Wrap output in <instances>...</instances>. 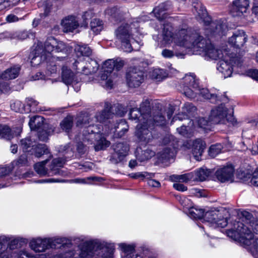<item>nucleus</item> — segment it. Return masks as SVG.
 Masks as SVG:
<instances>
[{"mask_svg":"<svg viewBox=\"0 0 258 258\" xmlns=\"http://www.w3.org/2000/svg\"><path fill=\"white\" fill-rule=\"evenodd\" d=\"M118 246L121 250V258H158L157 254L145 247L136 252L135 244L121 243Z\"/></svg>","mask_w":258,"mask_h":258,"instance_id":"obj_9","label":"nucleus"},{"mask_svg":"<svg viewBox=\"0 0 258 258\" xmlns=\"http://www.w3.org/2000/svg\"><path fill=\"white\" fill-rule=\"evenodd\" d=\"M29 125L31 130L36 131L40 133L45 125L44 123V118L41 116H34L30 118Z\"/></svg>","mask_w":258,"mask_h":258,"instance_id":"obj_31","label":"nucleus"},{"mask_svg":"<svg viewBox=\"0 0 258 258\" xmlns=\"http://www.w3.org/2000/svg\"><path fill=\"white\" fill-rule=\"evenodd\" d=\"M50 248H55L57 245H61L60 246L64 247L67 244V239L65 237H54L48 238Z\"/></svg>","mask_w":258,"mask_h":258,"instance_id":"obj_39","label":"nucleus"},{"mask_svg":"<svg viewBox=\"0 0 258 258\" xmlns=\"http://www.w3.org/2000/svg\"><path fill=\"white\" fill-rule=\"evenodd\" d=\"M25 102L29 107L26 108V113L30 111L36 112L40 110V108L38 107L39 102L33 98L28 97L26 99Z\"/></svg>","mask_w":258,"mask_h":258,"instance_id":"obj_41","label":"nucleus"},{"mask_svg":"<svg viewBox=\"0 0 258 258\" xmlns=\"http://www.w3.org/2000/svg\"><path fill=\"white\" fill-rule=\"evenodd\" d=\"M152 13L159 21H161L167 17V13H164L162 10L156 11V7L153 9Z\"/></svg>","mask_w":258,"mask_h":258,"instance_id":"obj_59","label":"nucleus"},{"mask_svg":"<svg viewBox=\"0 0 258 258\" xmlns=\"http://www.w3.org/2000/svg\"><path fill=\"white\" fill-rule=\"evenodd\" d=\"M126 81L130 87H139L144 81V73L137 68H131L126 73Z\"/></svg>","mask_w":258,"mask_h":258,"instance_id":"obj_17","label":"nucleus"},{"mask_svg":"<svg viewBox=\"0 0 258 258\" xmlns=\"http://www.w3.org/2000/svg\"><path fill=\"white\" fill-rule=\"evenodd\" d=\"M158 41L165 46H178L190 50L194 54L201 55L205 59H222L227 55L226 49L216 48L210 41L204 38L199 30H195L186 24L179 25L174 30L172 23L165 22L163 24Z\"/></svg>","mask_w":258,"mask_h":258,"instance_id":"obj_1","label":"nucleus"},{"mask_svg":"<svg viewBox=\"0 0 258 258\" xmlns=\"http://www.w3.org/2000/svg\"><path fill=\"white\" fill-rule=\"evenodd\" d=\"M250 183L254 186H258V168L253 173Z\"/></svg>","mask_w":258,"mask_h":258,"instance_id":"obj_64","label":"nucleus"},{"mask_svg":"<svg viewBox=\"0 0 258 258\" xmlns=\"http://www.w3.org/2000/svg\"><path fill=\"white\" fill-rule=\"evenodd\" d=\"M73 119L69 117L65 118L60 123L61 128L66 132H69L73 126Z\"/></svg>","mask_w":258,"mask_h":258,"instance_id":"obj_52","label":"nucleus"},{"mask_svg":"<svg viewBox=\"0 0 258 258\" xmlns=\"http://www.w3.org/2000/svg\"><path fill=\"white\" fill-rule=\"evenodd\" d=\"M13 168H14V167L12 164L6 167L0 168V177L9 175Z\"/></svg>","mask_w":258,"mask_h":258,"instance_id":"obj_60","label":"nucleus"},{"mask_svg":"<svg viewBox=\"0 0 258 258\" xmlns=\"http://www.w3.org/2000/svg\"><path fill=\"white\" fill-rule=\"evenodd\" d=\"M11 108L16 112L21 113H26V108L22 102L19 100H16L11 104Z\"/></svg>","mask_w":258,"mask_h":258,"instance_id":"obj_47","label":"nucleus"},{"mask_svg":"<svg viewBox=\"0 0 258 258\" xmlns=\"http://www.w3.org/2000/svg\"><path fill=\"white\" fill-rule=\"evenodd\" d=\"M167 76L168 73L165 70L159 68L153 70L151 73L152 78L158 81L164 79Z\"/></svg>","mask_w":258,"mask_h":258,"instance_id":"obj_45","label":"nucleus"},{"mask_svg":"<svg viewBox=\"0 0 258 258\" xmlns=\"http://www.w3.org/2000/svg\"><path fill=\"white\" fill-rule=\"evenodd\" d=\"M154 176V173H150L148 172H138L135 174H131V177L133 178H153Z\"/></svg>","mask_w":258,"mask_h":258,"instance_id":"obj_55","label":"nucleus"},{"mask_svg":"<svg viewBox=\"0 0 258 258\" xmlns=\"http://www.w3.org/2000/svg\"><path fill=\"white\" fill-rule=\"evenodd\" d=\"M222 149L223 146L221 144L212 145L209 149V155L214 158L221 153Z\"/></svg>","mask_w":258,"mask_h":258,"instance_id":"obj_50","label":"nucleus"},{"mask_svg":"<svg viewBox=\"0 0 258 258\" xmlns=\"http://www.w3.org/2000/svg\"><path fill=\"white\" fill-rule=\"evenodd\" d=\"M179 202L183 208L188 210L192 206L191 201L185 197H180L179 199Z\"/></svg>","mask_w":258,"mask_h":258,"instance_id":"obj_58","label":"nucleus"},{"mask_svg":"<svg viewBox=\"0 0 258 258\" xmlns=\"http://www.w3.org/2000/svg\"><path fill=\"white\" fill-rule=\"evenodd\" d=\"M20 0H0V6L2 9H9L17 5Z\"/></svg>","mask_w":258,"mask_h":258,"instance_id":"obj_53","label":"nucleus"},{"mask_svg":"<svg viewBox=\"0 0 258 258\" xmlns=\"http://www.w3.org/2000/svg\"><path fill=\"white\" fill-rule=\"evenodd\" d=\"M15 37L21 40L28 38L33 39L35 37V33L31 31H23L16 33Z\"/></svg>","mask_w":258,"mask_h":258,"instance_id":"obj_49","label":"nucleus"},{"mask_svg":"<svg viewBox=\"0 0 258 258\" xmlns=\"http://www.w3.org/2000/svg\"><path fill=\"white\" fill-rule=\"evenodd\" d=\"M238 223H242L245 228H246L247 229H248L249 231H247L246 232L247 233H251L252 236L251 237V244L253 243V240H255L256 238H258V237H256V236H254L253 235V233L251 231V230H252L253 232L255 233L256 234H258V220L257 219H253L252 220H250L248 224V225H244L243 223L238 221L235 222V223L234 224V229L232 230H230L228 231V236H232V235L233 234L234 236L235 237V238L238 239V240L242 243H243L242 241H241V237L240 234L239 233V232L237 231V224Z\"/></svg>","mask_w":258,"mask_h":258,"instance_id":"obj_16","label":"nucleus"},{"mask_svg":"<svg viewBox=\"0 0 258 258\" xmlns=\"http://www.w3.org/2000/svg\"><path fill=\"white\" fill-rule=\"evenodd\" d=\"M90 27L95 34L97 35L103 29V22L98 19H94L90 23Z\"/></svg>","mask_w":258,"mask_h":258,"instance_id":"obj_43","label":"nucleus"},{"mask_svg":"<svg viewBox=\"0 0 258 258\" xmlns=\"http://www.w3.org/2000/svg\"><path fill=\"white\" fill-rule=\"evenodd\" d=\"M0 138L11 140L13 138L10 128L6 125H0Z\"/></svg>","mask_w":258,"mask_h":258,"instance_id":"obj_46","label":"nucleus"},{"mask_svg":"<svg viewBox=\"0 0 258 258\" xmlns=\"http://www.w3.org/2000/svg\"><path fill=\"white\" fill-rule=\"evenodd\" d=\"M221 216L219 217L218 216L215 221V224H214V226H213V228H216L217 227L224 228L227 225L228 221L227 219L221 218Z\"/></svg>","mask_w":258,"mask_h":258,"instance_id":"obj_57","label":"nucleus"},{"mask_svg":"<svg viewBox=\"0 0 258 258\" xmlns=\"http://www.w3.org/2000/svg\"><path fill=\"white\" fill-rule=\"evenodd\" d=\"M192 5V11L195 14L197 20L203 23L206 35L212 37L226 34L227 26L223 20H218L212 22L211 18L208 16L206 9L198 0H194Z\"/></svg>","mask_w":258,"mask_h":258,"instance_id":"obj_7","label":"nucleus"},{"mask_svg":"<svg viewBox=\"0 0 258 258\" xmlns=\"http://www.w3.org/2000/svg\"><path fill=\"white\" fill-rule=\"evenodd\" d=\"M218 214V212L215 211H208L205 214L204 213V216L202 221V222L204 223V226H200V227L205 229V227L209 226L213 227V226H214Z\"/></svg>","mask_w":258,"mask_h":258,"instance_id":"obj_30","label":"nucleus"},{"mask_svg":"<svg viewBox=\"0 0 258 258\" xmlns=\"http://www.w3.org/2000/svg\"><path fill=\"white\" fill-rule=\"evenodd\" d=\"M61 25L64 32H73L78 28L79 24L76 17L74 16H69L64 18L61 21Z\"/></svg>","mask_w":258,"mask_h":258,"instance_id":"obj_27","label":"nucleus"},{"mask_svg":"<svg viewBox=\"0 0 258 258\" xmlns=\"http://www.w3.org/2000/svg\"><path fill=\"white\" fill-rule=\"evenodd\" d=\"M34 49L29 54L32 66L35 67L46 61L48 55L61 52L67 54L69 46L63 42L58 40L53 37H48L43 44L38 41L35 43Z\"/></svg>","mask_w":258,"mask_h":258,"instance_id":"obj_4","label":"nucleus"},{"mask_svg":"<svg viewBox=\"0 0 258 258\" xmlns=\"http://www.w3.org/2000/svg\"><path fill=\"white\" fill-rule=\"evenodd\" d=\"M192 179H193L192 172H191L180 175V177H179V179H180V182H187L190 180L192 181Z\"/></svg>","mask_w":258,"mask_h":258,"instance_id":"obj_63","label":"nucleus"},{"mask_svg":"<svg viewBox=\"0 0 258 258\" xmlns=\"http://www.w3.org/2000/svg\"><path fill=\"white\" fill-rule=\"evenodd\" d=\"M29 245L30 247L36 252H43L50 248L48 238H33L29 242Z\"/></svg>","mask_w":258,"mask_h":258,"instance_id":"obj_21","label":"nucleus"},{"mask_svg":"<svg viewBox=\"0 0 258 258\" xmlns=\"http://www.w3.org/2000/svg\"><path fill=\"white\" fill-rule=\"evenodd\" d=\"M149 120L151 119V121H148L147 124V128L152 133L153 138V131L155 128V126H162L166 124V121L165 117L162 114L161 109L158 110H153L152 114H150L149 116L147 117ZM153 138H152L153 139Z\"/></svg>","mask_w":258,"mask_h":258,"instance_id":"obj_19","label":"nucleus"},{"mask_svg":"<svg viewBox=\"0 0 258 258\" xmlns=\"http://www.w3.org/2000/svg\"><path fill=\"white\" fill-rule=\"evenodd\" d=\"M237 231L240 233L241 237V241L243 242V244L247 246L248 249L251 253L255 258H258V238H256L253 240L251 244V240L252 236L251 233H247L246 232L248 231L246 228L241 223H238Z\"/></svg>","mask_w":258,"mask_h":258,"instance_id":"obj_14","label":"nucleus"},{"mask_svg":"<svg viewBox=\"0 0 258 258\" xmlns=\"http://www.w3.org/2000/svg\"><path fill=\"white\" fill-rule=\"evenodd\" d=\"M192 172V181H204L210 174V171L207 169L201 168Z\"/></svg>","mask_w":258,"mask_h":258,"instance_id":"obj_35","label":"nucleus"},{"mask_svg":"<svg viewBox=\"0 0 258 258\" xmlns=\"http://www.w3.org/2000/svg\"><path fill=\"white\" fill-rule=\"evenodd\" d=\"M105 15L111 22L117 23L122 20L124 12L120 8L115 7L107 9Z\"/></svg>","mask_w":258,"mask_h":258,"instance_id":"obj_26","label":"nucleus"},{"mask_svg":"<svg viewBox=\"0 0 258 258\" xmlns=\"http://www.w3.org/2000/svg\"><path fill=\"white\" fill-rule=\"evenodd\" d=\"M247 40V36L243 30L235 31L233 35L229 39L228 43L236 48L242 47Z\"/></svg>","mask_w":258,"mask_h":258,"instance_id":"obj_24","label":"nucleus"},{"mask_svg":"<svg viewBox=\"0 0 258 258\" xmlns=\"http://www.w3.org/2000/svg\"><path fill=\"white\" fill-rule=\"evenodd\" d=\"M95 118H91L90 116L84 115L78 117L76 122L77 126L83 128L82 140L94 144V149L99 151L105 149L109 146L110 142L99 133L100 129L98 125H94Z\"/></svg>","mask_w":258,"mask_h":258,"instance_id":"obj_5","label":"nucleus"},{"mask_svg":"<svg viewBox=\"0 0 258 258\" xmlns=\"http://www.w3.org/2000/svg\"><path fill=\"white\" fill-rule=\"evenodd\" d=\"M188 121V122L187 125L183 124L180 127L177 128V131L179 134L187 138L189 137L190 133H189V131L190 130L191 127L194 125L192 120H189Z\"/></svg>","mask_w":258,"mask_h":258,"instance_id":"obj_44","label":"nucleus"},{"mask_svg":"<svg viewBox=\"0 0 258 258\" xmlns=\"http://www.w3.org/2000/svg\"><path fill=\"white\" fill-rule=\"evenodd\" d=\"M128 125L124 119H120L117 122L111 131L114 133L115 138H121L128 131Z\"/></svg>","mask_w":258,"mask_h":258,"instance_id":"obj_29","label":"nucleus"},{"mask_svg":"<svg viewBox=\"0 0 258 258\" xmlns=\"http://www.w3.org/2000/svg\"><path fill=\"white\" fill-rule=\"evenodd\" d=\"M108 74L106 72H105L104 71V73L102 74L101 76V79L102 80H105V85L107 88H112L113 86V82L110 79H108Z\"/></svg>","mask_w":258,"mask_h":258,"instance_id":"obj_62","label":"nucleus"},{"mask_svg":"<svg viewBox=\"0 0 258 258\" xmlns=\"http://www.w3.org/2000/svg\"><path fill=\"white\" fill-rule=\"evenodd\" d=\"M30 153L37 158H39L43 155L49 154V151L46 145L36 144L35 142V146L32 148Z\"/></svg>","mask_w":258,"mask_h":258,"instance_id":"obj_34","label":"nucleus"},{"mask_svg":"<svg viewBox=\"0 0 258 258\" xmlns=\"http://www.w3.org/2000/svg\"><path fill=\"white\" fill-rule=\"evenodd\" d=\"M206 147V143L201 139H197L192 141V153L196 160L201 159L204 149Z\"/></svg>","mask_w":258,"mask_h":258,"instance_id":"obj_28","label":"nucleus"},{"mask_svg":"<svg viewBox=\"0 0 258 258\" xmlns=\"http://www.w3.org/2000/svg\"><path fill=\"white\" fill-rule=\"evenodd\" d=\"M149 20V17L142 16L134 19L130 24H122L115 30V36L121 43V47L124 51L130 52L138 50L143 43L140 39L142 35L140 24Z\"/></svg>","mask_w":258,"mask_h":258,"instance_id":"obj_3","label":"nucleus"},{"mask_svg":"<svg viewBox=\"0 0 258 258\" xmlns=\"http://www.w3.org/2000/svg\"><path fill=\"white\" fill-rule=\"evenodd\" d=\"M61 79L65 84L72 85L76 92L80 90V83L75 80L74 73L67 66L62 68Z\"/></svg>","mask_w":258,"mask_h":258,"instance_id":"obj_20","label":"nucleus"},{"mask_svg":"<svg viewBox=\"0 0 258 258\" xmlns=\"http://www.w3.org/2000/svg\"><path fill=\"white\" fill-rule=\"evenodd\" d=\"M125 111L123 106L119 104L112 106L111 103L105 102L104 109L95 115V121L104 123L108 119H111L114 115L122 116L124 115Z\"/></svg>","mask_w":258,"mask_h":258,"instance_id":"obj_11","label":"nucleus"},{"mask_svg":"<svg viewBox=\"0 0 258 258\" xmlns=\"http://www.w3.org/2000/svg\"><path fill=\"white\" fill-rule=\"evenodd\" d=\"M20 71V66L16 64L11 66L0 73V93H7L10 90L9 84L4 81H9L17 78L19 75Z\"/></svg>","mask_w":258,"mask_h":258,"instance_id":"obj_13","label":"nucleus"},{"mask_svg":"<svg viewBox=\"0 0 258 258\" xmlns=\"http://www.w3.org/2000/svg\"><path fill=\"white\" fill-rule=\"evenodd\" d=\"M28 163L27 156L26 153L22 154L19 158L14 161L12 163V165L15 168L16 166L22 167L27 165Z\"/></svg>","mask_w":258,"mask_h":258,"instance_id":"obj_51","label":"nucleus"},{"mask_svg":"<svg viewBox=\"0 0 258 258\" xmlns=\"http://www.w3.org/2000/svg\"><path fill=\"white\" fill-rule=\"evenodd\" d=\"M74 254V252L71 250H66L64 252H59L55 255L51 256L49 254H39L35 258H71Z\"/></svg>","mask_w":258,"mask_h":258,"instance_id":"obj_38","label":"nucleus"},{"mask_svg":"<svg viewBox=\"0 0 258 258\" xmlns=\"http://www.w3.org/2000/svg\"><path fill=\"white\" fill-rule=\"evenodd\" d=\"M168 139L169 140L168 146L165 147L157 154L158 159L162 162L173 159L178 147V142L173 136H169Z\"/></svg>","mask_w":258,"mask_h":258,"instance_id":"obj_15","label":"nucleus"},{"mask_svg":"<svg viewBox=\"0 0 258 258\" xmlns=\"http://www.w3.org/2000/svg\"><path fill=\"white\" fill-rule=\"evenodd\" d=\"M94 16V13L92 10H89L84 13L82 16V19H83V25L84 27H86L88 25V21L91 19Z\"/></svg>","mask_w":258,"mask_h":258,"instance_id":"obj_56","label":"nucleus"},{"mask_svg":"<svg viewBox=\"0 0 258 258\" xmlns=\"http://www.w3.org/2000/svg\"><path fill=\"white\" fill-rule=\"evenodd\" d=\"M114 59H110L105 61L103 64V68L105 72L110 74L114 69Z\"/></svg>","mask_w":258,"mask_h":258,"instance_id":"obj_54","label":"nucleus"},{"mask_svg":"<svg viewBox=\"0 0 258 258\" xmlns=\"http://www.w3.org/2000/svg\"><path fill=\"white\" fill-rule=\"evenodd\" d=\"M25 239L13 236H0V258H12L10 250L17 248Z\"/></svg>","mask_w":258,"mask_h":258,"instance_id":"obj_10","label":"nucleus"},{"mask_svg":"<svg viewBox=\"0 0 258 258\" xmlns=\"http://www.w3.org/2000/svg\"><path fill=\"white\" fill-rule=\"evenodd\" d=\"M114 153L112 155L110 160L115 164L123 161L129 150L128 145L125 143H117L113 145Z\"/></svg>","mask_w":258,"mask_h":258,"instance_id":"obj_18","label":"nucleus"},{"mask_svg":"<svg viewBox=\"0 0 258 258\" xmlns=\"http://www.w3.org/2000/svg\"><path fill=\"white\" fill-rule=\"evenodd\" d=\"M75 51L78 59L73 63V69L77 73L88 75L98 70V65L95 60L90 59V61H84L85 57H89L92 52L88 45L77 44L75 47Z\"/></svg>","mask_w":258,"mask_h":258,"instance_id":"obj_8","label":"nucleus"},{"mask_svg":"<svg viewBox=\"0 0 258 258\" xmlns=\"http://www.w3.org/2000/svg\"><path fill=\"white\" fill-rule=\"evenodd\" d=\"M196 110L197 108L192 103H185L184 106L182 107V112L174 116L171 123L177 120H187V121L192 120L190 119V117L194 115Z\"/></svg>","mask_w":258,"mask_h":258,"instance_id":"obj_22","label":"nucleus"},{"mask_svg":"<svg viewBox=\"0 0 258 258\" xmlns=\"http://www.w3.org/2000/svg\"><path fill=\"white\" fill-rule=\"evenodd\" d=\"M171 6L170 2H166L156 7V11L162 10L164 13H166V11L170 9Z\"/></svg>","mask_w":258,"mask_h":258,"instance_id":"obj_61","label":"nucleus"},{"mask_svg":"<svg viewBox=\"0 0 258 258\" xmlns=\"http://www.w3.org/2000/svg\"><path fill=\"white\" fill-rule=\"evenodd\" d=\"M151 114V100L145 99L142 102L140 108H134L131 109L129 113V118L136 122H140L136 127V136L140 142L145 144L150 142L153 138L151 131L147 128V124L149 120L148 117ZM150 119V121H151Z\"/></svg>","mask_w":258,"mask_h":258,"instance_id":"obj_6","label":"nucleus"},{"mask_svg":"<svg viewBox=\"0 0 258 258\" xmlns=\"http://www.w3.org/2000/svg\"><path fill=\"white\" fill-rule=\"evenodd\" d=\"M249 5L248 0H235L230 7V13L233 16H240L246 12Z\"/></svg>","mask_w":258,"mask_h":258,"instance_id":"obj_23","label":"nucleus"},{"mask_svg":"<svg viewBox=\"0 0 258 258\" xmlns=\"http://www.w3.org/2000/svg\"><path fill=\"white\" fill-rule=\"evenodd\" d=\"M67 160L64 157H58L52 160L49 174L57 175L60 174L59 168L62 167Z\"/></svg>","mask_w":258,"mask_h":258,"instance_id":"obj_32","label":"nucleus"},{"mask_svg":"<svg viewBox=\"0 0 258 258\" xmlns=\"http://www.w3.org/2000/svg\"><path fill=\"white\" fill-rule=\"evenodd\" d=\"M234 171L233 167L230 165L218 169L215 175L218 180L221 182H225L233 178Z\"/></svg>","mask_w":258,"mask_h":258,"instance_id":"obj_25","label":"nucleus"},{"mask_svg":"<svg viewBox=\"0 0 258 258\" xmlns=\"http://www.w3.org/2000/svg\"><path fill=\"white\" fill-rule=\"evenodd\" d=\"M48 161V160L46 159L42 162L37 163L34 165V169L40 176H45L47 174L52 175L51 174H49L45 167Z\"/></svg>","mask_w":258,"mask_h":258,"instance_id":"obj_40","label":"nucleus"},{"mask_svg":"<svg viewBox=\"0 0 258 258\" xmlns=\"http://www.w3.org/2000/svg\"><path fill=\"white\" fill-rule=\"evenodd\" d=\"M73 182L81 184H92L94 181H99V178L94 176L88 177L87 178H77L73 179Z\"/></svg>","mask_w":258,"mask_h":258,"instance_id":"obj_48","label":"nucleus"},{"mask_svg":"<svg viewBox=\"0 0 258 258\" xmlns=\"http://www.w3.org/2000/svg\"><path fill=\"white\" fill-rule=\"evenodd\" d=\"M188 216L192 219H203L204 211L202 209H198L192 206L188 210Z\"/></svg>","mask_w":258,"mask_h":258,"instance_id":"obj_42","label":"nucleus"},{"mask_svg":"<svg viewBox=\"0 0 258 258\" xmlns=\"http://www.w3.org/2000/svg\"><path fill=\"white\" fill-rule=\"evenodd\" d=\"M35 141H32L29 137L23 139L20 141V147L24 152L30 153L32 148L35 146Z\"/></svg>","mask_w":258,"mask_h":258,"instance_id":"obj_37","label":"nucleus"},{"mask_svg":"<svg viewBox=\"0 0 258 258\" xmlns=\"http://www.w3.org/2000/svg\"><path fill=\"white\" fill-rule=\"evenodd\" d=\"M52 55L53 54H49L45 61V66L47 70L46 73L47 75L55 74L57 71L56 64L53 61L54 57H53Z\"/></svg>","mask_w":258,"mask_h":258,"instance_id":"obj_36","label":"nucleus"},{"mask_svg":"<svg viewBox=\"0 0 258 258\" xmlns=\"http://www.w3.org/2000/svg\"><path fill=\"white\" fill-rule=\"evenodd\" d=\"M180 84L181 92L187 98L196 99L197 100L207 99L214 104L221 102L219 106L211 110L208 120L204 117L199 118L198 123L200 127L208 130L210 129L212 124L225 123L226 121L232 124L236 123V119L232 115L233 108H228L229 105H226L228 99L225 95L211 93L207 89L201 88L199 80L194 74L185 75L180 81Z\"/></svg>","mask_w":258,"mask_h":258,"instance_id":"obj_2","label":"nucleus"},{"mask_svg":"<svg viewBox=\"0 0 258 258\" xmlns=\"http://www.w3.org/2000/svg\"><path fill=\"white\" fill-rule=\"evenodd\" d=\"M232 63L237 66H240L241 58L237 56L233 57L229 53L218 63L217 69L223 75L224 78L231 77L233 72Z\"/></svg>","mask_w":258,"mask_h":258,"instance_id":"obj_12","label":"nucleus"},{"mask_svg":"<svg viewBox=\"0 0 258 258\" xmlns=\"http://www.w3.org/2000/svg\"><path fill=\"white\" fill-rule=\"evenodd\" d=\"M75 148L74 144L69 143L65 145L60 146L58 148V152L63 154V157L67 160H70L74 156Z\"/></svg>","mask_w":258,"mask_h":258,"instance_id":"obj_33","label":"nucleus"}]
</instances>
